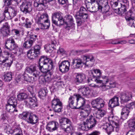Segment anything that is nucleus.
<instances>
[{
  "label": "nucleus",
  "mask_w": 135,
  "mask_h": 135,
  "mask_svg": "<svg viewBox=\"0 0 135 135\" xmlns=\"http://www.w3.org/2000/svg\"><path fill=\"white\" fill-rule=\"evenodd\" d=\"M53 0H35L34 5L35 7L43 8L45 6V4L47 3L53 1Z\"/></svg>",
  "instance_id": "nucleus-21"
},
{
  "label": "nucleus",
  "mask_w": 135,
  "mask_h": 135,
  "mask_svg": "<svg viewBox=\"0 0 135 135\" xmlns=\"http://www.w3.org/2000/svg\"><path fill=\"white\" fill-rule=\"evenodd\" d=\"M108 120L111 123H112L115 128L116 132H118L120 126L118 121L115 119L113 114H111L108 117Z\"/></svg>",
  "instance_id": "nucleus-18"
},
{
  "label": "nucleus",
  "mask_w": 135,
  "mask_h": 135,
  "mask_svg": "<svg viewBox=\"0 0 135 135\" xmlns=\"http://www.w3.org/2000/svg\"><path fill=\"white\" fill-rule=\"evenodd\" d=\"M57 53L62 55H65L66 54V52L65 50L62 48H59L57 51Z\"/></svg>",
  "instance_id": "nucleus-56"
},
{
  "label": "nucleus",
  "mask_w": 135,
  "mask_h": 135,
  "mask_svg": "<svg viewBox=\"0 0 135 135\" xmlns=\"http://www.w3.org/2000/svg\"><path fill=\"white\" fill-rule=\"evenodd\" d=\"M62 83L60 81L56 82L55 84V85L57 88L60 87L61 86Z\"/></svg>",
  "instance_id": "nucleus-64"
},
{
  "label": "nucleus",
  "mask_w": 135,
  "mask_h": 135,
  "mask_svg": "<svg viewBox=\"0 0 135 135\" xmlns=\"http://www.w3.org/2000/svg\"><path fill=\"white\" fill-rule=\"evenodd\" d=\"M129 126L131 128H135V117L129 120Z\"/></svg>",
  "instance_id": "nucleus-48"
},
{
  "label": "nucleus",
  "mask_w": 135,
  "mask_h": 135,
  "mask_svg": "<svg viewBox=\"0 0 135 135\" xmlns=\"http://www.w3.org/2000/svg\"><path fill=\"white\" fill-rule=\"evenodd\" d=\"M66 18L67 22L65 21L64 24L63 25L66 26V28H68V29L71 27H73L74 26V21L73 20V17L70 15H66L65 17Z\"/></svg>",
  "instance_id": "nucleus-20"
},
{
  "label": "nucleus",
  "mask_w": 135,
  "mask_h": 135,
  "mask_svg": "<svg viewBox=\"0 0 135 135\" xmlns=\"http://www.w3.org/2000/svg\"><path fill=\"white\" fill-rule=\"evenodd\" d=\"M57 122L55 121L50 122L46 127V129L50 132L57 130L58 127Z\"/></svg>",
  "instance_id": "nucleus-23"
},
{
  "label": "nucleus",
  "mask_w": 135,
  "mask_h": 135,
  "mask_svg": "<svg viewBox=\"0 0 135 135\" xmlns=\"http://www.w3.org/2000/svg\"><path fill=\"white\" fill-rule=\"evenodd\" d=\"M47 93V90L46 88L41 89L38 92V96L41 99H43V98L45 97Z\"/></svg>",
  "instance_id": "nucleus-41"
},
{
  "label": "nucleus",
  "mask_w": 135,
  "mask_h": 135,
  "mask_svg": "<svg viewBox=\"0 0 135 135\" xmlns=\"http://www.w3.org/2000/svg\"><path fill=\"white\" fill-rule=\"evenodd\" d=\"M129 114V113L128 112L121 113V118L123 120H125L127 119Z\"/></svg>",
  "instance_id": "nucleus-59"
},
{
  "label": "nucleus",
  "mask_w": 135,
  "mask_h": 135,
  "mask_svg": "<svg viewBox=\"0 0 135 135\" xmlns=\"http://www.w3.org/2000/svg\"><path fill=\"white\" fill-rule=\"evenodd\" d=\"M40 54L39 52L36 51L34 49L30 50L27 52L28 56L30 58L33 59Z\"/></svg>",
  "instance_id": "nucleus-32"
},
{
  "label": "nucleus",
  "mask_w": 135,
  "mask_h": 135,
  "mask_svg": "<svg viewBox=\"0 0 135 135\" xmlns=\"http://www.w3.org/2000/svg\"><path fill=\"white\" fill-rule=\"evenodd\" d=\"M3 17L0 20V23L3 21L5 18L7 19H11L16 15L17 12L14 8H7L6 7L3 9Z\"/></svg>",
  "instance_id": "nucleus-9"
},
{
  "label": "nucleus",
  "mask_w": 135,
  "mask_h": 135,
  "mask_svg": "<svg viewBox=\"0 0 135 135\" xmlns=\"http://www.w3.org/2000/svg\"><path fill=\"white\" fill-rule=\"evenodd\" d=\"M31 23L28 18H26V23H25V27L27 28H29L31 27Z\"/></svg>",
  "instance_id": "nucleus-58"
},
{
  "label": "nucleus",
  "mask_w": 135,
  "mask_h": 135,
  "mask_svg": "<svg viewBox=\"0 0 135 135\" xmlns=\"http://www.w3.org/2000/svg\"><path fill=\"white\" fill-rule=\"evenodd\" d=\"M12 75L11 73L8 72L4 73L2 77V79L5 81L9 82L12 80Z\"/></svg>",
  "instance_id": "nucleus-39"
},
{
  "label": "nucleus",
  "mask_w": 135,
  "mask_h": 135,
  "mask_svg": "<svg viewBox=\"0 0 135 135\" xmlns=\"http://www.w3.org/2000/svg\"><path fill=\"white\" fill-rule=\"evenodd\" d=\"M3 1L4 4L3 7V9H5L6 7L9 8V6L12 4V0H3Z\"/></svg>",
  "instance_id": "nucleus-45"
},
{
  "label": "nucleus",
  "mask_w": 135,
  "mask_h": 135,
  "mask_svg": "<svg viewBox=\"0 0 135 135\" xmlns=\"http://www.w3.org/2000/svg\"><path fill=\"white\" fill-rule=\"evenodd\" d=\"M18 127H11L9 125L6 126L4 129L6 132L8 134H14L16 130Z\"/></svg>",
  "instance_id": "nucleus-36"
},
{
  "label": "nucleus",
  "mask_w": 135,
  "mask_h": 135,
  "mask_svg": "<svg viewBox=\"0 0 135 135\" xmlns=\"http://www.w3.org/2000/svg\"><path fill=\"white\" fill-rule=\"evenodd\" d=\"M105 103L102 99L97 98L93 100L91 102L93 107L96 108L98 109L103 107Z\"/></svg>",
  "instance_id": "nucleus-16"
},
{
  "label": "nucleus",
  "mask_w": 135,
  "mask_h": 135,
  "mask_svg": "<svg viewBox=\"0 0 135 135\" xmlns=\"http://www.w3.org/2000/svg\"><path fill=\"white\" fill-rule=\"evenodd\" d=\"M59 122L61 128L64 132L68 133L73 129L72 123L69 119L62 118L60 119Z\"/></svg>",
  "instance_id": "nucleus-8"
},
{
  "label": "nucleus",
  "mask_w": 135,
  "mask_h": 135,
  "mask_svg": "<svg viewBox=\"0 0 135 135\" xmlns=\"http://www.w3.org/2000/svg\"><path fill=\"white\" fill-rule=\"evenodd\" d=\"M39 81L40 84H45L46 81L44 76H40L39 79Z\"/></svg>",
  "instance_id": "nucleus-52"
},
{
  "label": "nucleus",
  "mask_w": 135,
  "mask_h": 135,
  "mask_svg": "<svg viewBox=\"0 0 135 135\" xmlns=\"http://www.w3.org/2000/svg\"><path fill=\"white\" fill-rule=\"evenodd\" d=\"M7 24L5 23V25H3L1 30V32L4 36H8L9 33L10 31L9 29V27L7 25Z\"/></svg>",
  "instance_id": "nucleus-35"
},
{
  "label": "nucleus",
  "mask_w": 135,
  "mask_h": 135,
  "mask_svg": "<svg viewBox=\"0 0 135 135\" xmlns=\"http://www.w3.org/2000/svg\"><path fill=\"white\" fill-rule=\"evenodd\" d=\"M46 71L45 75L44 77L46 81V82L49 83L51 81L52 79V73L49 70H45Z\"/></svg>",
  "instance_id": "nucleus-37"
},
{
  "label": "nucleus",
  "mask_w": 135,
  "mask_h": 135,
  "mask_svg": "<svg viewBox=\"0 0 135 135\" xmlns=\"http://www.w3.org/2000/svg\"><path fill=\"white\" fill-rule=\"evenodd\" d=\"M20 10L25 13L29 12L32 10V7L30 2L26 1L23 2L20 6Z\"/></svg>",
  "instance_id": "nucleus-15"
},
{
  "label": "nucleus",
  "mask_w": 135,
  "mask_h": 135,
  "mask_svg": "<svg viewBox=\"0 0 135 135\" xmlns=\"http://www.w3.org/2000/svg\"><path fill=\"white\" fill-rule=\"evenodd\" d=\"M33 44V41L31 40H29L25 41L23 44V46L26 48H29L31 47Z\"/></svg>",
  "instance_id": "nucleus-47"
},
{
  "label": "nucleus",
  "mask_w": 135,
  "mask_h": 135,
  "mask_svg": "<svg viewBox=\"0 0 135 135\" xmlns=\"http://www.w3.org/2000/svg\"><path fill=\"white\" fill-rule=\"evenodd\" d=\"M112 1L113 3V5L115 7H117L118 4V3L122 2L123 4L126 6L129 5V2L127 0H112Z\"/></svg>",
  "instance_id": "nucleus-40"
},
{
  "label": "nucleus",
  "mask_w": 135,
  "mask_h": 135,
  "mask_svg": "<svg viewBox=\"0 0 135 135\" xmlns=\"http://www.w3.org/2000/svg\"><path fill=\"white\" fill-rule=\"evenodd\" d=\"M28 90L32 97H28L26 100L25 101L24 103L27 106L31 108L37 106L38 104L37 100L36 98L34 97L35 95L33 90V88L31 87H28ZM30 95V94L28 93Z\"/></svg>",
  "instance_id": "nucleus-7"
},
{
  "label": "nucleus",
  "mask_w": 135,
  "mask_h": 135,
  "mask_svg": "<svg viewBox=\"0 0 135 135\" xmlns=\"http://www.w3.org/2000/svg\"><path fill=\"white\" fill-rule=\"evenodd\" d=\"M119 97L115 96L109 100V105L111 108H113L119 105Z\"/></svg>",
  "instance_id": "nucleus-25"
},
{
  "label": "nucleus",
  "mask_w": 135,
  "mask_h": 135,
  "mask_svg": "<svg viewBox=\"0 0 135 135\" xmlns=\"http://www.w3.org/2000/svg\"><path fill=\"white\" fill-rule=\"evenodd\" d=\"M51 45L49 44H47L45 46V49L49 52H52V49H54L53 47H51Z\"/></svg>",
  "instance_id": "nucleus-54"
},
{
  "label": "nucleus",
  "mask_w": 135,
  "mask_h": 135,
  "mask_svg": "<svg viewBox=\"0 0 135 135\" xmlns=\"http://www.w3.org/2000/svg\"><path fill=\"white\" fill-rule=\"evenodd\" d=\"M39 68L42 73L46 71H44V69L49 70L54 68L53 63L52 60L47 57L42 56L39 59Z\"/></svg>",
  "instance_id": "nucleus-3"
},
{
  "label": "nucleus",
  "mask_w": 135,
  "mask_h": 135,
  "mask_svg": "<svg viewBox=\"0 0 135 135\" xmlns=\"http://www.w3.org/2000/svg\"><path fill=\"white\" fill-rule=\"evenodd\" d=\"M75 80L77 83H84L86 81L85 75L83 74L78 73Z\"/></svg>",
  "instance_id": "nucleus-31"
},
{
  "label": "nucleus",
  "mask_w": 135,
  "mask_h": 135,
  "mask_svg": "<svg viewBox=\"0 0 135 135\" xmlns=\"http://www.w3.org/2000/svg\"><path fill=\"white\" fill-rule=\"evenodd\" d=\"M40 46L38 45H37L35 46L33 49L36 51H38L40 53Z\"/></svg>",
  "instance_id": "nucleus-62"
},
{
  "label": "nucleus",
  "mask_w": 135,
  "mask_h": 135,
  "mask_svg": "<svg viewBox=\"0 0 135 135\" xmlns=\"http://www.w3.org/2000/svg\"><path fill=\"white\" fill-rule=\"evenodd\" d=\"M100 3H98L97 6L98 10L103 13H106L109 12V7L108 5V0H97Z\"/></svg>",
  "instance_id": "nucleus-14"
},
{
  "label": "nucleus",
  "mask_w": 135,
  "mask_h": 135,
  "mask_svg": "<svg viewBox=\"0 0 135 135\" xmlns=\"http://www.w3.org/2000/svg\"><path fill=\"white\" fill-rule=\"evenodd\" d=\"M103 80L100 79V78H96L95 81L97 84L101 85V88L103 91H105L108 89L114 88L116 86L115 83L114 82L109 81L108 77L106 76H102L100 77Z\"/></svg>",
  "instance_id": "nucleus-4"
},
{
  "label": "nucleus",
  "mask_w": 135,
  "mask_h": 135,
  "mask_svg": "<svg viewBox=\"0 0 135 135\" xmlns=\"http://www.w3.org/2000/svg\"><path fill=\"white\" fill-rule=\"evenodd\" d=\"M132 96L131 92H127L125 93H121L120 97L121 103H123L129 101L132 98Z\"/></svg>",
  "instance_id": "nucleus-24"
},
{
  "label": "nucleus",
  "mask_w": 135,
  "mask_h": 135,
  "mask_svg": "<svg viewBox=\"0 0 135 135\" xmlns=\"http://www.w3.org/2000/svg\"><path fill=\"white\" fill-rule=\"evenodd\" d=\"M70 64L68 61H64L62 62L59 65V70L61 72L65 73L69 69Z\"/></svg>",
  "instance_id": "nucleus-17"
},
{
  "label": "nucleus",
  "mask_w": 135,
  "mask_h": 135,
  "mask_svg": "<svg viewBox=\"0 0 135 135\" xmlns=\"http://www.w3.org/2000/svg\"><path fill=\"white\" fill-rule=\"evenodd\" d=\"M72 64L74 69H78L82 67L84 65V60L77 58L73 60Z\"/></svg>",
  "instance_id": "nucleus-22"
},
{
  "label": "nucleus",
  "mask_w": 135,
  "mask_h": 135,
  "mask_svg": "<svg viewBox=\"0 0 135 135\" xmlns=\"http://www.w3.org/2000/svg\"><path fill=\"white\" fill-rule=\"evenodd\" d=\"M38 118L37 116L33 113H30L28 115L27 122L32 124H36L38 122Z\"/></svg>",
  "instance_id": "nucleus-27"
},
{
  "label": "nucleus",
  "mask_w": 135,
  "mask_h": 135,
  "mask_svg": "<svg viewBox=\"0 0 135 135\" xmlns=\"http://www.w3.org/2000/svg\"><path fill=\"white\" fill-rule=\"evenodd\" d=\"M90 72L93 75L94 77L93 79L94 81L96 78H100L102 74L101 71L98 69H92L90 71Z\"/></svg>",
  "instance_id": "nucleus-29"
},
{
  "label": "nucleus",
  "mask_w": 135,
  "mask_h": 135,
  "mask_svg": "<svg viewBox=\"0 0 135 135\" xmlns=\"http://www.w3.org/2000/svg\"><path fill=\"white\" fill-rule=\"evenodd\" d=\"M15 131L14 134L15 135H23L22 132L21 128L18 127V128Z\"/></svg>",
  "instance_id": "nucleus-53"
},
{
  "label": "nucleus",
  "mask_w": 135,
  "mask_h": 135,
  "mask_svg": "<svg viewBox=\"0 0 135 135\" xmlns=\"http://www.w3.org/2000/svg\"><path fill=\"white\" fill-rule=\"evenodd\" d=\"M83 59L84 60V65L91 67L94 64L95 60L94 57L93 56H84Z\"/></svg>",
  "instance_id": "nucleus-19"
},
{
  "label": "nucleus",
  "mask_w": 135,
  "mask_h": 135,
  "mask_svg": "<svg viewBox=\"0 0 135 135\" xmlns=\"http://www.w3.org/2000/svg\"><path fill=\"white\" fill-rule=\"evenodd\" d=\"M36 20L42 28L46 29L49 27L50 22L48 20V16L47 13H44L42 15L38 14L36 17Z\"/></svg>",
  "instance_id": "nucleus-6"
},
{
  "label": "nucleus",
  "mask_w": 135,
  "mask_h": 135,
  "mask_svg": "<svg viewBox=\"0 0 135 135\" xmlns=\"http://www.w3.org/2000/svg\"><path fill=\"white\" fill-rule=\"evenodd\" d=\"M78 90L83 95L88 96L90 93V90L89 88L88 87H85L84 85L79 86Z\"/></svg>",
  "instance_id": "nucleus-26"
},
{
  "label": "nucleus",
  "mask_w": 135,
  "mask_h": 135,
  "mask_svg": "<svg viewBox=\"0 0 135 135\" xmlns=\"http://www.w3.org/2000/svg\"><path fill=\"white\" fill-rule=\"evenodd\" d=\"M89 85L91 87L95 88H98L100 87H101V84H90Z\"/></svg>",
  "instance_id": "nucleus-61"
},
{
  "label": "nucleus",
  "mask_w": 135,
  "mask_h": 135,
  "mask_svg": "<svg viewBox=\"0 0 135 135\" xmlns=\"http://www.w3.org/2000/svg\"><path fill=\"white\" fill-rule=\"evenodd\" d=\"M125 18L127 21H129V26L132 27H135V17H132L131 15L129 14L128 12Z\"/></svg>",
  "instance_id": "nucleus-30"
},
{
  "label": "nucleus",
  "mask_w": 135,
  "mask_h": 135,
  "mask_svg": "<svg viewBox=\"0 0 135 135\" xmlns=\"http://www.w3.org/2000/svg\"><path fill=\"white\" fill-rule=\"evenodd\" d=\"M68 103V106L72 109H79L84 107L85 100L80 95L74 94L69 98Z\"/></svg>",
  "instance_id": "nucleus-2"
},
{
  "label": "nucleus",
  "mask_w": 135,
  "mask_h": 135,
  "mask_svg": "<svg viewBox=\"0 0 135 135\" xmlns=\"http://www.w3.org/2000/svg\"><path fill=\"white\" fill-rule=\"evenodd\" d=\"M40 76L39 72L36 69L35 66H30L26 67L23 74L21 77L26 81L32 83L35 80V78Z\"/></svg>",
  "instance_id": "nucleus-1"
},
{
  "label": "nucleus",
  "mask_w": 135,
  "mask_h": 135,
  "mask_svg": "<svg viewBox=\"0 0 135 135\" xmlns=\"http://www.w3.org/2000/svg\"><path fill=\"white\" fill-rule=\"evenodd\" d=\"M132 1L135 3V0H131ZM128 13L131 15L132 17H135V7L133 8L128 11Z\"/></svg>",
  "instance_id": "nucleus-49"
},
{
  "label": "nucleus",
  "mask_w": 135,
  "mask_h": 135,
  "mask_svg": "<svg viewBox=\"0 0 135 135\" xmlns=\"http://www.w3.org/2000/svg\"><path fill=\"white\" fill-rule=\"evenodd\" d=\"M119 4L121 6L120 8H118V11L117 13L120 14V13H124L126 11V7L128 6H126L125 5L122 4V3H120Z\"/></svg>",
  "instance_id": "nucleus-42"
},
{
  "label": "nucleus",
  "mask_w": 135,
  "mask_h": 135,
  "mask_svg": "<svg viewBox=\"0 0 135 135\" xmlns=\"http://www.w3.org/2000/svg\"><path fill=\"white\" fill-rule=\"evenodd\" d=\"M100 133L99 131H95L90 134H88L87 135H99Z\"/></svg>",
  "instance_id": "nucleus-63"
},
{
  "label": "nucleus",
  "mask_w": 135,
  "mask_h": 135,
  "mask_svg": "<svg viewBox=\"0 0 135 135\" xmlns=\"http://www.w3.org/2000/svg\"><path fill=\"white\" fill-rule=\"evenodd\" d=\"M17 99L19 101H22L24 99H27L28 97L27 95L23 93L19 94L17 95Z\"/></svg>",
  "instance_id": "nucleus-44"
},
{
  "label": "nucleus",
  "mask_w": 135,
  "mask_h": 135,
  "mask_svg": "<svg viewBox=\"0 0 135 135\" xmlns=\"http://www.w3.org/2000/svg\"><path fill=\"white\" fill-rule=\"evenodd\" d=\"M130 110V108L129 107H125L122 108L121 112L123 113L128 112V113H129Z\"/></svg>",
  "instance_id": "nucleus-57"
},
{
  "label": "nucleus",
  "mask_w": 135,
  "mask_h": 135,
  "mask_svg": "<svg viewBox=\"0 0 135 135\" xmlns=\"http://www.w3.org/2000/svg\"><path fill=\"white\" fill-rule=\"evenodd\" d=\"M88 3H86V6L88 9H89V11H90L93 12L92 11L94 8V7L92 5V3H90L89 1H87Z\"/></svg>",
  "instance_id": "nucleus-51"
},
{
  "label": "nucleus",
  "mask_w": 135,
  "mask_h": 135,
  "mask_svg": "<svg viewBox=\"0 0 135 135\" xmlns=\"http://www.w3.org/2000/svg\"><path fill=\"white\" fill-rule=\"evenodd\" d=\"M81 108L83 109L80 113V116L82 117H86L89 115L91 112V109L89 105H87L86 107Z\"/></svg>",
  "instance_id": "nucleus-28"
},
{
  "label": "nucleus",
  "mask_w": 135,
  "mask_h": 135,
  "mask_svg": "<svg viewBox=\"0 0 135 135\" xmlns=\"http://www.w3.org/2000/svg\"><path fill=\"white\" fill-rule=\"evenodd\" d=\"M15 43L14 39L12 37H10L7 40L5 45H8Z\"/></svg>",
  "instance_id": "nucleus-50"
},
{
  "label": "nucleus",
  "mask_w": 135,
  "mask_h": 135,
  "mask_svg": "<svg viewBox=\"0 0 135 135\" xmlns=\"http://www.w3.org/2000/svg\"><path fill=\"white\" fill-rule=\"evenodd\" d=\"M2 51L0 47V61L2 63L6 62L4 65L5 66L9 67L12 63V61L9 60L8 57L10 53L7 50H5L2 54Z\"/></svg>",
  "instance_id": "nucleus-11"
},
{
  "label": "nucleus",
  "mask_w": 135,
  "mask_h": 135,
  "mask_svg": "<svg viewBox=\"0 0 135 135\" xmlns=\"http://www.w3.org/2000/svg\"><path fill=\"white\" fill-rule=\"evenodd\" d=\"M106 113V112L104 110L98 109L97 111H94L93 113L95 117L99 119L103 117L105 114Z\"/></svg>",
  "instance_id": "nucleus-33"
},
{
  "label": "nucleus",
  "mask_w": 135,
  "mask_h": 135,
  "mask_svg": "<svg viewBox=\"0 0 135 135\" xmlns=\"http://www.w3.org/2000/svg\"><path fill=\"white\" fill-rule=\"evenodd\" d=\"M5 47L7 49L11 51L15 50L18 47L17 44L15 43L8 45H5Z\"/></svg>",
  "instance_id": "nucleus-46"
},
{
  "label": "nucleus",
  "mask_w": 135,
  "mask_h": 135,
  "mask_svg": "<svg viewBox=\"0 0 135 135\" xmlns=\"http://www.w3.org/2000/svg\"><path fill=\"white\" fill-rule=\"evenodd\" d=\"M23 66V63L18 62L16 65V69L18 70H21Z\"/></svg>",
  "instance_id": "nucleus-55"
},
{
  "label": "nucleus",
  "mask_w": 135,
  "mask_h": 135,
  "mask_svg": "<svg viewBox=\"0 0 135 135\" xmlns=\"http://www.w3.org/2000/svg\"><path fill=\"white\" fill-rule=\"evenodd\" d=\"M37 36L36 35H30V39L29 40H31L33 41V42L37 38Z\"/></svg>",
  "instance_id": "nucleus-60"
},
{
  "label": "nucleus",
  "mask_w": 135,
  "mask_h": 135,
  "mask_svg": "<svg viewBox=\"0 0 135 135\" xmlns=\"http://www.w3.org/2000/svg\"><path fill=\"white\" fill-rule=\"evenodd\" d=\"M114 126L109 123H106L103 126V129H105L107 132L108 135L110 134L114 130L113 126Z\"/></svg>",
  "instance_id": "nucleus-34"
},
{
  "label": "nucleus",
  "mask_w": 135,
  "mask_h": 135,
  "mask_svg": "<svg viewBox=\"0 0 135 135\" xmlns=\"http://www.w3.org/2000/svg\"><path fill=\"white\" fill-rule=\"evenodd\" d=\"M51 107L55 112L59 113L62 111L63 104L60 99L54 98L51 101Z\"/></svg>",
  "instance_id": "nucleus-13"
},
{
  "label": "nucleus",
  "mask_w": 135,
  "mask_h": 135,
  "mask_svg": "<svg viewBox=\"0 0 135 135\" xmlns=\"http://www.w3.org/2000/svg\"><path fill=\"white\" fill-rule=\"evenodd\" d=\"M97 123V121L92 115L89 116L85 122L79 124V128L83 131H88L94 127Z\"/></svg>",
  "instance_id": "nucleus-5"
},
{
  "label": "nucleus",
  "mask_w": 135,
  "mask_h": 135,
  "mask_svg": "<svg viewBox=\"0 0 135 135\" xmlns=\"http://www.w3.org/2000/svg\"><path fill=\"white\" fill-rule=\"evenodd\" d=\"M88 16L86 9L83 7H81L75 16L77 23L81 24L84 20L87 19Z\"/></svg>",
  "instance_id": "nucleus-10"
},
{
  "label": "nucleus",
  "mask_w": 135,
  "mask_h": 135,
  "mask_svg": "<svg viewBox=\"0 0 135 135\" xmlns=\"http://www.w3.org/2000/svg\"><path fill=\"white\" fill-rule=\"evenodd\" d=\"M52 21L53 23L58 26L64 24L65 21L62 14L60 12H55L52 14Z\"/></svg>",
  "instance_id": "nucleus-12"
},
{
  "label": "nucleus",
  "mask_w": 135,
  "mask_h": 135,
  "mask_svg": "<svg viewBox=\"0 0 135 135\" xmlns=\"http://www.w3.org/2000/svg\"><path fill=\"white\" fill-rule=\"evenodd\" d=\"M7 104L13 105L16 106L17 102L16 99L14 97H11L8 100Z\"/></svg>",
  "instance_id": "nucleus-43"
},
{
  "label": "nucleus",
  "mask_w": 135,
  "mask_h": 135,
  "mask_svg": "<svg viewBox=\"0 0 135 135\" xmlns=\"http://www.w3.org/2000/svg\"><path fill=\"white\" fill-rule=\"evenodd\" d=\"M6 109L9 112L12 113L17 112V110L16 109V106L7 104L6 105Z\"/></svg>",
  "instance_id": "nucleus-38"
}]
</instances>
